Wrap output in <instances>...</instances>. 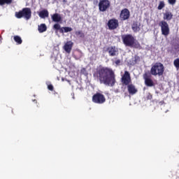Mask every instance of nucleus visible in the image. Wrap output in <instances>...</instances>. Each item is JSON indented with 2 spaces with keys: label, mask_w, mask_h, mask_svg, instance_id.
I'll list each match as a JSON object with an SVG mask.
<instances>
[{
  "label": "nucleus",
  "mask_w": 179,
  "mask_h": 179,
  "mask_svg": "<svg viewBox=\"0 0 179 179\" xmlns=\"http://www.w3.org/2000/svg\"><path fill=\"white\" fill-rule=\"evenodd\" d=\"M94 78H96L101 85L110 86V87L115 86L117 82L115 80V73L110 67H98L94 73Z\"/></svg>",
  "instance_id": "1"
},
{
  "label": "nucleus",
  "mask_w": 179,
  "mask_h": 179,
  "mask_svg": "<svg viewBox=\"0 0 179 179\" xmlns=\"http://www.w3.org/2000/svg\"><path fill=\"white\" fill-rule=\"evenodd\" d=\"M150 73L153 76H162L164 73V66L160 62H157L152 66Z\"/></svg>",
  "instance_id": "2"
},
{
  "label": "nucleus",
  "mask_w": 179,
  "mask_h": 179,
  "mask_svg": "<svg viewBox=\"0 0 179 179\" xmlns=\"http://www.w3.org/2000/svg\"><path fill=\"white\" fill-rule=\"evenodd\" d=\"M15 16L17 19L24 17L26 20H29L31 18V9L30 8H24L22 10L15 12Z\"/></svg>",
  "instance_id": "3"
},
{
  "label": "nucleus",
  "mask_w": 179,
  "mask_h": 179,
  "mask_svg": "<svg viewBox=\"0 0 179 179\" xmlns=\"http://www.w3.org/2000/svg\"><path fill=\"white\" fill-rule=\"evenodd\" d=\"M122 40L126 47H134L135 45V41H136L135 37L131 34L122 35Z\"/></svg>",
  "instance_id": "4"
},
{
  "label": "nucleus",
  "mask_w": 179,
  "mask_h": 179,
  "mask_svg": "<svg viewBox=\"0 0 179 179\" xmlns=\"http://www.w3.org/2000/svg\"><path fill=\"white\" fill-rule=\"evenodd\" d=\"M159 26L161 27V31L162 36L167 37L169 34H170V27L169 26V23L165 20H162L159 23Z\"/></svg>",
  "instance_id": "5"
},
{
  "label": "nucleus",
  "mask_w": 179,
  "mask_h": 179,
  "mask_svg": "<svg viewBox=\"0 0 179 179\" xmlns=\"http://www.w3.org/2000/svg\"><path fill=\"white\" fill-rule=\"evenodd\" d=\"M92 101L96 104H103V103H106V96L100 92H96L92 96Z\"/></svg>",
  "instance_id": "6"
},
{
  "label": "nucleus",
  "mask_w": 179,
  "mask_h": 179,
  "mask_svg": "<svg viewBox=\"0 0 179 179\" xmlns=\"http://www.w3.org/2000/svg\"><path fill=\"white\" fill-rule=\"evenodd\" d=\"M110 5L111 3L108 0H100L98 6L99 12H106Z\"/></svg>",
  "instance_id": "7"
},
{
  "label": "nucleus",
  "mask_w": 179,
  "mask_h": 179,
  "mask_svg": "<svg viewBox=\"0 0 179 179\" xmlns=\"http://www.w3.org/2000/svg\"><path fill=\"white\" fill-rule=\"evenodd\" d=\"M152 76L148 73L145 72L143 74V79L145 80V86H148V87H152V86H155V83L153 82V80H152Z\"/></svg>",
  "instance_id": "8"
},
{
  "label": "nucleus",
  "mask_w": 179,
  "mask_h": 179,
  "mask_svg": "<svg viewBox=\"0 0 179 179\" xmlns=\"http://www.w3.org/2000/svg\"><path fill=\"white\" fill-rule=\"evenodd\" d=\"M53 29H55V30H59V33H62V34H64V33H69L73 30L72 27H61V25L59 24H55L53 26Z\"/></svg>",
  "instance_id": "9"
},
{
  "label": "nucleus",
  "mask_w": 179,
  "mask_h": 179,
  "mask_svg": "<svg viewBox=\"0 0 179 179\" xmlns=\"http://www.w3.org/2000/svg\"><path fill=\"white\" fill-rule=\"evenodd\" d=\"M120 26V22H118V20L113 18L110 19L108 22V27L109 30H115V29L118 28Z\"/></svg>",
  "instance_id": "10"
},
{
  "label": "nucleus",
  "mask_w": 179,
  "mask_h": 179,
  "mask_svg": "<svg viewBox=\"0 0 179 179\" xmlns=\"http://www.w3.org/2000/svg\"><path fill=\"white\" fill-rule=\"evenodd\" d=\"M131 74H129V72L125 71L124 74L122 77V83L125 86H128L130 85L129 83H131Z\"/></svg>",
  "instance_id": "11"
},
{
  "label": "nucleus",
  "mask_w": 179,
  "mask_h": 179,
  "mask_svg": "<svg viewBox=\"0 0 179 179\" xmlns=\"http://www.w3.org/2000/svg\"><path fill=\"white\" fill-rule=\"evenodd\" d=\"M106 51L108 52L109 57H117L118 55V48L115 46L108 47Z\"/></svg>",
  "instance_id": "12"
},
{
  "label": "nucleus",
  "mask_w": 179,
  "mask_h": 179,
  "mask_svg": "<svg viewBox=\"0 0 179 179\" xmlns=\"http://www.w3.org/2000/svg\"><path fill=\"white\" fill-rule=\"evenodd\" d=\"M129 16H131L129 10H128L127 8H124L121 10L120 15L121 20H128V19H129Z\"/></svg>",
  "instance_id": "13"
},
{
  "label": "nucleus",
  "mask_w": 179,
  "mask_h": 179,
  "mask_svg": "<svg viewBox=\"0 0 179 179\" xmlns=\"http://www.w3.org/2000/svg\"><path fill=\"white\" fill-rule=\"evenodd\" d=\"M72 47H73V42L72 41H68L64 45V50L67 54H71L72 51Z\"/></svg>",
  "instance_id": "14"
},
{
  "label": "nucleus",
  "mask_w": 179,
  "mask_h": 179,
  "mask_svg": "<svg viewBox=\"0 0 179 179\" xmlns=\"http://www.w3.org/2000/svg\"><path fill=\"white\" fill-rule=\"evenodd\" d=\"M131 29L134 33L141 31V23H139L138 21H134L133 24H131Z\"/></svg>",
  "instance_id": "15"
},
{
  "label": "nucleus",
  "mask_w": 179,
  "mask_h": 179,
  "mask_svg": "<svg viewBox=\"0 0 179 179\" xmlns=\"http://www.w3.org/2000/svg\"><path fill=\"white\" fill-rule=\"evenodd\" d=\"M127 90L129 94H136V93H138V90L135 87L134 84H129V85H127Z\"/></svg>",
  "instance_id": "16"
},
{
  "label": "nucleus",
  "mask_w": 179,
  "mask_h": 179,
  "mask_svg": "<svg viewBox=\"0 0 179 179\" xmlns=\"http://www.w3.org/2000/svg\"><path fill=\"white\" fill-rule=\"evenodd\" d=\"M52 22H55L56 23H59V22H62V17H61V15L58 13H55L52 16Z\"/></svg>",
  "instance_id": "17"
},
{
  "label": "nucleus",
  "mask_w": 179,
  "mask_h": 179,
  "mask_svg": "<svg viewBox=\"0 0 179 179\" xmlns=\"http://www.w3.org/2000/svg\"><path fill=\"white\" fill-rule=\"evenodd\" d=\"M38 15L39 17H41V19H45V17H48L49 13H48V10H43L39 13H38Z\"/></svg>",
  "instance_id": "18"
},
{
  "label": "nucleus",
  "mask_w": 179,
  "mask_h": 179,
  "mask_svg": "<svg viewBox=\"0 0 179 179\" xmlns=\"http://www.w3.org/2000/svg\"><path fill=\"white\" fill-rule=\"evenodd\" d=\"M173 19V13L170 11H166L164 13V20H171Z\"/></svg>",
  "instance_id": "19"
},
{
  "label": "nucleus",
  "mask_w": 179,
  "mask_h": 179,
  "mask_svg": "<svg viewBox=\"0 0 179 179\" xmlns=\"http://www.w3.org/2000/svg\"><path fill=\"white\" fill-rule=\"evenodd\" d=\"M38 30L39 33H44V31H47V25H45V24H41L38 27Z\"/></svg>",
  "instance_id": "20"
},
{
  "label": "nucleus",
  "mask_w": 179,
  "mask_h": 179,
  "mask_svg": "<svg viewBox=\"0 0 179 179\" xmlns=\"http://www.w3.org/2000/svg\"><path fill=\"white\" fill-rule=\"evenodd\" d=\"M14 41H15V43L19 45L23 43V40H22V38L19 36H14Z\"/></svg>",
  "instance_id": "21"
},
{
  "label": "nucleus",
  "mask_w": 179,
  "mask_h": 179,
  "mask_svg": "<svg viewBox=\"0 0 179 179\" xmlns=\"http://www.w3.org/2000/svg\"><path fill=\"white\" fill-rule=\"evenodd\" d=\"M13 0H0V6H2L6 3L7 5H9L12 3V1Z\"/></svg>",
  "instance_id": "22"
},
{
  "label": "nucleus",
  "mask_w": 179,
  "mask_h": 179,
  "mask_svg": "<svg viewBox=\"0 0 179 179\" xmlns=\"http://www.w3.org/2000/svg\"><path fill=\"white\" fill-rule=\"evenodd\" d=\"M76 36L78 37H80V38H85V34L82 31H76Z\"/></svg>",
  "instance_id": "23"
},
{
  "label": "nucleus",
  "mask_w": 179,
  "mask_h": 179,
  "mask_svg": "<svg viewBox=\"0 0 179 179\" xmlns=\"http://www.w3.org/2000/svg\"><path fill=\"white\" fill-rule=\"evenodd\" d=\"M173 65L176 69H179V58H177L173 61Z\"/></svg>",
  "instance_id": "24"
},
{
  "label": "nucleus",
  "mask_w": 179,
  "mask_h": 179,
  "mask_svg": "<svg viewBox=\"0 0 179 179\" xmlns=\"http://www.w3.org/2000/svg\"><path fill=\"white\" fill-rule=\"evenodd\" d=\"M164 6H166V5L164 4V1H160L158 6V10H162V9L164 8Z\"/></svg>",
  "instance_id": "25"
},
{
  "label": "nucleus",
  "mask_w": 179,
  "mask_h": 179,
  "mask_svg": "<svg viewBox=\"0 0 179 179\" xmlns=\"http://www.w3.org/2000/svg\"><path fill=\"white\" fill-rule=\"evenodd\" d=\"M114 64H115V65H117V66H119L120 65H121V59H117L114 62Z\"/></svg>",
  "instance_id": "26"
},
{
  "label": "nucleus",
  "mask_w": 179,
  "mask_h": 179,
  "mask_svg": "<svg viewBox=\"0 0 179 179\" xmlns=\"http://www.w3.org/2000/svg\"><path fill=\"white\" fill-rule=\"evenodd\" d=\"M48 90H50V92H53L54 91V86L51 84L48 85Z\"/></svg>",
  "instance_id": "27"
},
{
  "label": "nucleus",
  "mask_w": 179,
  "mask_h": 179,
  "mask_svg": "<svg viewBox=\"0 0 179 179\" xmlns=\"http://www.w3.org/2000/svg\"><path fill=\"white\" fill-rule=\"evenodd\" d=\"M168 2L170 5H176V2H177V0H168Z\"/></svg>",
  "instance_id": "28"
},
{
  "label": "nucleus",
  "mask_w": 179,
  "mask_h": 179,
  "mask_svg": "<svg viewBox=\"0 0 179 179\" xmlns=\"http://www.w3.org/2000/svg\"><path fill=\"white\" fill-rule=\"evenodd\" d=\"M153 99V95L152 94L148 93L147 95V100H152Z\"/></svg>",
  "instance_id": "29"
},
{
  "label": "nucleus",
  "mask_w": 179,
  "mask_h": 179,
  "mask_svg": "<svg viewBox=\"0 0 179 179\" xmlns=\"http://www.w3.org/2000/svg\"><path fill=\"white\" fill-rule=\"evenodd\" d=\"M81 73H83V75H86V69L83 68L81 69Z\"/></svg>",
  "instance_id": "30"
},
{
  "label": "nucleus",
  "mask_w": 179,
  "mask_h": 179,
  "mask_svg": "<svg viewBox=\"0 0 179 179\" xmlns=\"http://www.w3.org/2000/svg\"><path fill=\"white\" fill-rule=\"evenodd\" d=\"M135 59H136V61L139 60V57H135Z\"/></svg>",
  "instance_id": "31"
},
{
  "label": "nucleus",
  "mask_w": 179,
  "mask_h": 179,
  "mask_svg": "<svg viewBox=\"0 0 179 179\" xmlns=\"http://www.w3.org/2000/svg\"><path fill=\"white\" fill-rule=\"evenodd\" d=\"M63 2L66 3V0H63Z\"/></svg>",
  "instance_id": "32"
}]
</instances>
